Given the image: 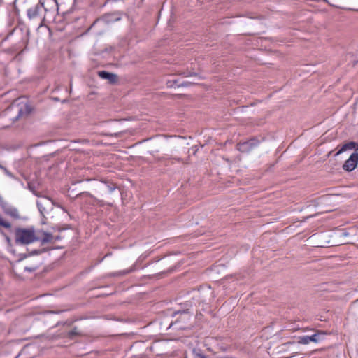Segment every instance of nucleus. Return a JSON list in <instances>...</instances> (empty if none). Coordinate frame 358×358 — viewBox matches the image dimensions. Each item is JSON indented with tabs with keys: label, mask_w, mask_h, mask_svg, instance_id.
<instances>
[{
	"label": "nucleus",
	"mask_w": 358,
	"mask_h": 358,
	"mask_svg": "<svg viewBox=\"0 0 358 358\" xmlns=\"http://www.w3.org/2000/svg\"><path fill=\"white\" fill-rule=\"evenodd\" d=\"M358 164V152L352 153L350 157L345 162L343 169L346 171H353Z\"/></svg>",
	"instance_id": "obj_3"
},
{
	"label": "nucleus",
	"mask_w": 358,
	"mask_h": 358,
	"mask_svg": "<svg viewBox=\"0 0 358 358\" xmlns=\"http://www.w3.org/2000/svg\"><path fill=\"white\" fill-rule=\"evenodd\" d=\"M0 226L4 227L6 229H10L11 227V224L8 221L4 220L0 215Z\"/></svg>",
	"instance_id": "obj_9"
},
{
	"label": "nucleus",
	"mask_w": 358,
	"mask_h": 358,
	"mask_svg": "<svg viewBox=\"0 0 358 358\" xmlns=\"http://www.w3.org/2000/svg\"><path fill=\"white\" fill-rule=\"evenodd\" d=\"M323 333H322L321 331H317L316 334L312 335V336H309V340H310V342H315V343H317L319 341V335L320 334H322Z\"/></svg>",
	"instance_id": "obj_11"
},
{
	"label": "nucleus",
	"mask_w": 358,
	"mask_h": 358,
	"mask_svg": "<svg viewBox=\"0 0 358 358\" xmlns=\"http://www.w3.org/2000/svg\"><path fill=\"white\" fill-rule=\"evenodd\" d=\"M294 343L293 342H287L286 343H284L283 345L284 346H287V345H292Z\"/></svg>",
	"instance_id": "obj_13"
},
{
	"label": "nucleus",
	"mask_w": 358,
	"mask_h": 358,
	"mask_svg": "<svg viewBox=\"0 0 358 358\" xmlns=\"http://www.w3.org/2000/svg\"><path fill=\"white\" fill-rule=\"evenodd\" d=\"M298 343L303 345L308 344L310 343L309 336H303L299 337Z\"/></svg>",
	"instance_id": "obj_10"
},
{
	"label": "nucleus",
	"mask_w": 358,
	"mask_h": 358,
	"mask_svg": "<svg viewBox=\"0 0 358 358\" xmlns=\"http://www.w3.org/2000/svg\"><path fill=\"white\" fill-rule=\"evenodd\" d=\"M203 358H206V357H203Z\"/></svg>",
	"instance_id": "obj_14"
},
{
	"label": "nucleus",
	"mask_w": 358,
	"mask_h": 358,
	"mask_svg": "<svg viewBox=\"0 0 358 358\" xmlns=\"http://www.w3.org/2000/svg\"><path fill=\"white\" fill-rule=\"evenodd\" d=\"M43 6V3L41 1L34 7L27 10V16L30 20L34 19L39 15L41 8Z\"/></svg>",
	"instance_id": "obj_5"
},
{
	"label": "nucleus",
	"mask_w": 358,
	"mask_h": 358,
	"mask_svg": "<svg viewBox=\"0 0 358 358\" xmlns=\"http://www.w3.org/2000/svg\"><path fill=\"white\" fill-rule=\"evenodd\" d=\"M259 143V141L257 138H251L245 142H240L236 145V148L241 152H248L257 147Z\"/></svg>",
	"instance_id": "obj_2"
},
{
	"label": "nucleus",
	"mask_w": 358,
	"mask_h": 358,
	"mask_svg": "<svg viewBox=\"0 0 358 358\" xmlns=\"http://www.w3.org/2000/svg\"><path fill=\"white\" fill-rule=\"evenodd\" d=\"M38 239L34 229L19 228L15 231V242L17 244L27 245Z\"/></svg>",
	"instance_id": "obj_1"
},
{
	"label": "nucleus",
	"mask_w": 358,
	"mask_h": 358,
	"mask_svg": "<svg viewBox=\"0 0 358 358\" xmlns=\"http://www.w3.org/2000/svg\"><path fill=\"white\" fill-rule=\"evenodd\" d=\"M38 241H41V245H45V243H54L55 241L59 240V236H54L50 233L43 232L42 236H37Z\"/></svg>",
	"instance_id": "obj_4"
},
{
	"label": "nucleus",
	"mask_w": 358,
	"mask_h": 358,
	"mask_svg": "<svg viewBox=\"0 0 358 358\" xmlns=\"http://www.w3.org/2000/svg\"><path fill=\"white\" fill-rule=\"evenodd\" d=\"M3 212L6 214V215H8L13 217H18V212L17 210V209L14 208H12V207H9V206H3Z\"/></svg>",
	"instance_id": "obj_8"
},
{
	"label": "nucleus",
	"mask_w": 358,
	"mask_h": 358,
	"mask_svg": "<svg viewBox=\"0 0 358 358\" xmlns=\"http://www.w3.org/2000/svg\"><path fill=\"white\" fill-rule=\"evenodd\" d=\"M348 150H358V143L351 141L343 145L337 152L336 155H338Z\"/></svg>",
	"instance_id": "obj_6"
},
{
	"label": "nucleus",
	"mask_w": 358,
	"mask_h": 358,
	"mask_svg": "<svg viewBox=\"0 0 358 358\" xmlns=\"http://www.w3.org/2000/svg\"><path fill=\"white\" fill-rule=\"evenodd\" d=\"M98 74L99 77L103 79H108L110 83H115L117 80V76L115 74L105 71H99Z\"/></svg>",
	"instance_id": "obj_7"
},
{
	"label": "nucleus",
	"mask_w": 358,
	"mask_h": 358,
	"mask_svg": "<svg viewBox=\"0 0 358 358\" xmlns=\"http://www.w3.org/2000/svg\"><path fill=\"white\" fill-rule=\"evenodd\" d=\"M37 269V266H31V267H24V270L29 272L35 271Z\"/></svg>",
	"instance_id": "obj_12"
}]
</instances>
